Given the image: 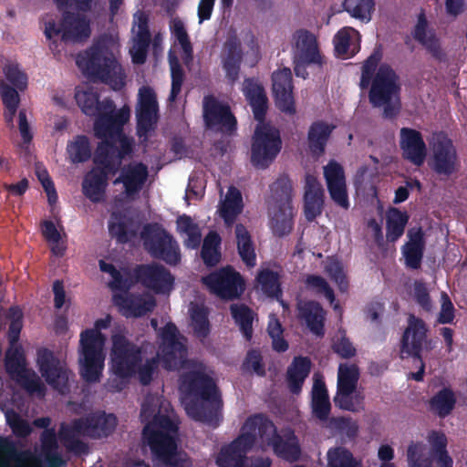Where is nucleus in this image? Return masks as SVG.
<instances>
[{"label":"nucleus","instance_id":"nucleus-1","mask_svg":"<svg viewBox=\"0 0 467 467\" xmlns=\"http://www.w3.org/2000/svg\"><path fill=\"white\" fill-rule=\"evenodd\" d=\"M75 98L86 115L97 116L94 130L101 142H118L123 148L130 146V139L122 132V126L129 120L130 110L123 107L116 110L111 101L99 102L96 90L89 87L78 88Z\"/></svg>","mask_w":467,"mask_h":467},{"label":"nucleus","instance_id":"nucleus-2","mask_svg":"<svg viewBox=\"0 0 467 467\" xmlns=\"http://www.w3.org/2000/svg\"><path fill=\"white\" fill-rule=\"evenodd\" d=\"M119 43L115 34H105L77 57L78 67L88 75L99 78L113 89L124 86L125 75L119 63Z\"/></svg>","mask_w":467,"mask_h":467},{"label":"nucleus","instance_id":"nucleus-3","mask_svg":"<svg viewBox=\"0 0 467 467\" xmlns=\"http://www.w3.org/2000/svg\"><path fill=\"white\" fill-rule=\"evenodd\" d=\"M182 386L192 397L185 403L190 418L216 428L223 420V400L213 378L201 371H191L182 379Z\"/></svg>","mask_w":467,"mask_h":467},{"label":"nucleus","instance_id":"nucleus-4","mask_svg":"<svg viewBox=\"0 0 467 467\" xmlns=\"http://www.w3.org/2000/svg\"><path fill=\"white\" fill-rule=\"evenodd\" d=\"M178 430L177 422L160 412L143 428L142 440L149 446L153 459L162 467H192L187 454L178 451L175 439Z\"/></svg>","mask_w":467,"mask_h":467},{"label":"nucleus","instance_id":"nucleus-5","mask_svg":"<svg viewBox=\"0 0 467 467\" xmlns=\"http://www.w3.org/2000/svg\"><path fill=\"white\" fill-rule=\"evenodd\" d=\"M381 53L374 51L362 67L360 87H370L369 100L375 107L384 109L386 115H391L400 104V79L395 71L387 64H381Z\"/></svg>","mask_w":467,"mask_h":467},{"label":"nucleus","instance_id":"nucleus-6","mask_svg":"<svg viewBox=\"0 0 467 467\" xmlns=\"http://www.w3.org/2000/svg\"><path fill=\"white\" fill-rule=\"evenodd\" d=\"M243 91L253 108L254 118L259 121L252 146V162L258 168H265L280 150L279 134L277 130L262 121L267 101L263 88L257 82L246 79Z\"/></svg>","mask_w":467,"mask_h":467},{"label":"nucleus","instance_id":"nucleus-7","mask_svg":"<svg viewBox=\"0 0 467 467\" xmlns=\"http://www.w3.org/2000/svg\"><path fill=\"white\" fill-rule=\"evenodd\" d=\"M130 146L122 147L119 143L100 142L99 145L94 162L97 167L88 171L82 182V192L92 202L104 201L106 188L108 185V172L114 171L120 163V159L131 150Z\"/></svg>","mask_w":467,"mask_h":467},{"label":"nucleus","instance_id":"nucleus-8","mask_svg":"<svg viewBox=\"0 0 467 467\" xmlns=\"http://www.w3.org/2000/svg\"><path fill=\"white\" fill-rule=\"evenodd\" d=\"M117 417L112 413L96 411L73 420L69 424H61L59 438L63 445L76 453L85 452L88 446L78 439L83 435L92 439L109 437L116 429Z\"/></svg>","mask_w":467,"mask_h":467},{"label":"nucleus","instance_id":"nucleus-9","mask_svg":"<svg viewBox=\"0 0 467 467\" xmlns=\"http://www.w3.org/2000/svg\"><path fill=\"white\" fill-rule=\"evenodd\" d=\"M109 323V317L97 319L95 328L86 329L80 334L79 374L87 383L99 382L102 377L105 337L100 329L108 328Z\"/></svg>","mask_w":467,"mask_h":467},{"label":"nucleus","instance_id":"nucleus-10","mask_svg":"<svg viewBox=\"0 0 467 467\" xmlns=\"http://www.w3.org/2000/svg\"><path fill=\"white\" fill-rule=\"evenodd\" d=\"M272 428V420L262 413L249 416L241 428V433L221 449L216 463L220 467H241L247 452L254 447L257 435Z\"/></svg>","mask_w":467,"mask_h":467},{"label":"nucleus","instance_id":"nucleus-11","mask_svg":"<svg viewBox=\"0 0 467 467\" xmlns=\"http://www.w3.org/2000/svg\"><path fill=\"white\" fill-rule=\"evenodd\" d=\"M143 246L149 254L167 265H176L181 262L180 246L175 238L160 223H150L143 226L140 233Z\"/></svg>","mask_w":467,"mask_h":467},{"label":"nucleus","instance_id":"nucleus-12","mask_svg":"<svg viewBox=\"0 0 467 467\" xmlns=\"http://www.w3.org/2000/svg\"><path fill=\"white\" fill-rule=\"evenodd\" d=\"M293 59L296 76L306 78V67H322L327 58L323 54L317 36L306 29L296 30L291 39Z\"/></svg>","mask_w":467,"mask_h":467},{"label":"nucleus","instance_id":"nucleus-13","mask_svg":"<svg viewBox=\"0 0 467 467\" xmlns=\"http://www.w3.org/2000/svg\"><path fill=\"white\" fill-rule=\"evenodd\" d=\"M243 58L248 65H255L260 58L258 45L253 37L244 43L235 36L230 37L223 49L222 64L226 78L232 83L239 78L240 64Z\"/></svg>","mask_w":467,"mask_h":467},{"label":"nucleus","instance_id":"nucleus-14","mask_svg":"<svg viewBox=\"0 0 467 467\" xmlns=\"http://www.w3.org/2000/svg\"><path fill=\"white\" fill-rule=\"evenodd\" d=\"M110 357L111 369L119 379H130L136 376L138 366L143 360L141 348L121 334L112 336Z\"/></svg>","mask_w":467,"mask_h":467},{"label":"nucleus","instance_id":"nucleus-15","mask_svg":"<svg viewBox=\"0 0 467 467\" xmlns=\"http://www.w3.org/2000/svg\"><path fill=\"white\" fill-rule=\"evenodd\" d=\"M207 290L223 300L238 299L245 289L243 276L232 265L223 266L202 277Z\"/></svg>","mask_w":467,"mask_h":467},{"label":"nucleus","instance_id":"nucleus-16","mask_svg":"<svg viewBox=\"0 0 467 467\" xmlns=\"http://www.w3.org/2000/svg\"><path fill=\"white\" fill-rule=\"evenodd\" d=\"M4 77L0 78V94L5 107V118L13 124L19 104V96L16 88L23 90L26 88L27 78L18 64L7 61L3 67Z\"/></svg>","mask_w":467,"mask_h":467},{"label":"nucleus","instance_id":"nucleus-17","mask_svg":"<svg viewBox=\"0 0 467 467\" xmlns=\"http://www.w3.org/2000/svg\"><path fill=\"white\" fill-rule=\"evenodd\" d=\"M170 27L171 34L176 40V43L169 55L172 78L170 99H174L176 96L181 92L183 79V74L179 66L178 58L175 55L176 53L180 52L182 59L185 63H188L192 59V48L189 41L184 25L180 19L173 18L171 22Z\"/></svg>","mask_w":467,"mask_h":467},{"label":"nucleus","instance_id":"nucleus-18","mask_svg":"<svg viewBox=\"0 0 467 467\" xmlns=\"http://www.w3.org/2000/svg\"><path fill=\"white\" fill-rule=\"evenodd\" d=\"M430 167L440 176L448 177L459 166L456 150L451 139L443 133L433 134L430 140Z\"/></svg>","mask_w":467,"mask_h":467},{"label":"nucleus","instance_id":"nucleus-19","mask_svg":"<svg viewBox=\"0 0 467 467\" xmlns=\"http://www.w3.org/2000/svg\"><path fill=\"white\" fill-rule=\"evenodd\" d=\"M426 337L427 327L423 320L411 317L401 337L400 352L406 357H412L420 363L419 370L411 374V378L416 381H422L424 377L425 365L421 351Z\"/></svg>","mask_w":467,"mask_h":467},{"label":"nucleus","instance_id":"nucleus-20","mask_svg":"<svg viewBox=\"0 0 467 467\" xmlns=\"http://www.w3.org/2000/svg\"><path fill=\"white\" fill-rule=\"evenodd\" d=\"M36 364L41 376L52 389L63 393L68 388L70 370L52 350L37 349Z\"/></svg>","mask_w":467,"mask_h":467},{"label":"nucleus","instance_id":"nucleus-21","mask_svg":"<svg viewBox=\"0 0 467 467\" xmlns=\"http://www.w3.org/2000/svg\"><path fill=\"white\" fill-rule=\"evenodd\" d=\"M136 117L138 135L146 141L154 133L159 119L156 95L149 87H142L139 90Z\"/></svg>","mask_w":467,"mask_h":467},{"label":"nucleus","instance_id":"nucleus-22","mask_svg":"<svg viewBox=\"0 0 467 467\" xmlns=\"http://www.w3.org/2000/svg\"><path fill=\"white\" fill-rule=\"evenodd\" d=\"M133 276L137 283L157 295L170 294L174 286V276L158 263L138 265Z\"/></svg>","mask_w":467,"mask_h":467},{"label":"nucleus","instance_id":"nucleus-23","mask_svg":"<svg viewBox=\"0 0 467 467\" xmlns=\"http://www.w3.org/2000/svg\"><path fill=\"white\" fill-rule=\"evenodd\" d=\"M147 175V168L142 163L125 166L120 176L113 182L115 200L119 202H133L145 182Z\"/></svg>","mask_w":467,"mask_h":467},{"label":"nucleus","instance_id":"nucleus-24","mask_svg":"<svg viewBox=\"0 0 467 467\" xmlns=\"http://www.w3.org/2000/svg\"><path fill=\"white\" fill-rule=\"evenodd\" d=\"M178 335V328L173 323L166 324L161 332V359L167 370L179 368L187 356V347L179 340Z\"/></svg>","mask_w":467,"mask_h":467},{"label":"nucleus","instance_id":"nucleus-25","mask_svg":"<svg viewBox=\"0 0 467 467\" xmlns=\"http://www.w3.org/2000/svg\"><path fill=\"white\" fill-rule=\"evenodd\" d=\"M264 441L272 447L275 454L287 462H297L301 455V448L297 437L293 431L284 439L276 430L274 422L272 421V428L267 429L265 433L258 435Z\"/></svg>","mask_w":467,"mask_h":467},{"label":"nucleus","instance_id":"nucleus-26","mask_svg":"<svg viewBox=\"0 0 467 467\" xmlns=\"http://www.w3.org/2000/svg\"><path fill=\"white\" fill-rule=\"evenodd\" d=\"M203 118L206 126L214 130L230 131L235 126L229 107L213 97L203 99Z\"/></svg>","mask_w":467,"mask_h":467},{"label":"nucleus","instance_id":"nucleus-27","mask_svg":"<svg viewBox=\"0 0 467 467\" xmlns=\"http://www.w3.org/2000/svg\"><path fill=\"white\" fill-rule=\"evenodd\" d=\"M272 89L276 107L283 112H295L293 97L292 73L289 68H282L274 72Z\"/></svg>","mask_w":467,"mask_h":467},{"label":"nucleus","instance_id":"nucleus-28","mask_svg":"<svg viewBox=\"0 0 467 467\" xmlns=\"http://www.w3.org/2000/svg\"><path fill=\"white\" fill-rule=\"evenodd\" d=\"M113 302L119 309L120 314L125 317H140L151 312L156 300L153 296L143 297L140 294L124 292L114 295Z\"/></svg>","mask_w":467,"mask_h":467},{"label":"nucleus","instance_id":"nucleus-29","mask_svg":"<svg viewBox=\"0 0 467 467\" xmlns=\"http://www.w3.org/2000/svg\"><path fill=\"white\" fill-rule=\"evenodd\" d=\"M410 35L432 57L441 59L444 57L441 40L435 31L430 26L423 13L418 15Z\"/></svg>","mask_w":467,"mask_h":467},{"label":"nucleus","instance_id":"nucleus-30","mask_svg":"<svg viewBox=\"0 0 467 467\" xmlns=\"http://www.w3.org/2000/svg\"><path fill=\"white\" fill-rule=\"evenodd\" d=\"M400 145L405 159L418 166L424 162L427 150L422 136L418 130L402 128L400 130Z\"/></svg>","mask_w":467,"mask_h":467},{"label":"nucleus","instance_id":"nucleus-31","mask_svg":"<svg viewBox=\"0 0 467 467\" xmlns=\"http://www.w3.org/2000/svg\"><path fill=\"white\" fill-rule=\"evenodd\" d=\"M297 317L304 321L309 331L317 337L325 335L326 312L320 303L313 300L302 302L297 306Z\"/></svg>","mask_w":467,"mask_h":467},{"label":"nucleus","instance_id":"nucleus-32","mask_svg":"<svg viewBox=\"0 0 467 467\" xmlns=\"http://www.w3.org/2000/svg\"><path fill=\"white\" fill-rule=\"evenodd\" d=\"M122 211H113L109 221V233L119 244H127L136 236L137 229L132 217L127 214L130 206H121Z\"/></svg>","mask_w":467,"mask_h":467},{"label":"nucleus","instance_id":"nucleus-33","mask_svg":"<svg viewBox=\"0 0 467 467\" xmlns=\"http://www.w3.org/2000/svg\"><path fill=\"white\" fill-rule=\"evenodd\" d=\"M361 35L350 26L339 29L334 36L333 44L337 57L348 59L355 56L360 49Z\"/></svg>","mask_w":467,"mask_h":467},{"label":"nucleus","instance_id":"nucleus-34","mask_svg":"<svg viewBox=\"0 0 467 467\" xmlns=\"http://www.w3.org/2000/svg\"><path fill=\"white\" fill-rule=\"evenodd\" d=\"M409 241L402 246L405 265L408 268H420L425 250L424 233L420 227L408 233Z\"/></svg>","mask_w":467,"mask_h":467},{"label":"nucleus","instance_id":"nucleus-35","mask_svg":"<svg viewBox=\"0 0 467 467\" xmlns=\"http://www.w3.org/2000/svg\"><path fill=\"white\" fill-rule=\"evenodd\" d=\"M311 360L308 357L296 356L287 367L285 380L289 391L299 395L305 380L311 371Z\"/></svg>","mask_w":467,"mask_h":467},{"label":"nucleus","instance_id":"nucleus-36","mask_svg":"<svg viewBox=\"0 0 467 467\" xmlns=\"http://www.w3.org/2000/svg\"><path fill=\"white\" fill-rule=\"evenodd\" d=\"M132 32L135 35L130 48L132 61L137 64L143 63L146 57V49L149 42L147 18L144 14L138 13L134 16Z\"/></svg>","mask_w":467,"mask_h":467},{"label":"nucleus","instance_id":"nucleus-37","mask_svg":"<svg viewBox=\"0 0 467 467\" xmlns=\"http://www.w3.org/2000/svg\"><path fill=\"white\" fill-rule=\"evenodd\" d=\"M293 206H270V228L274 235L283 237L293 229Z\"/></svg>","mask_w":467,"mask_h":467},{"label":"nucleus","instance_id":"nucleus-38","mask_svg":"<svg viewBox=\"0 0 467 467\" xmlns=\"http://www.w3.org/2000/svg\"><path fill=\"white\" fill-rule=\"evenodd\" d=\"M234 233L239 256L248 268L254 267L256 265V254L250 233L242 223L235 225Z\"/></svg>","mask_w":467,"mask_h":467},{"label":"nucleus","instance_id":"nucleus-39","mask_svg":"<svg viewBox=\"0 0 467 467\" xmlns=\"http://www.w3.org/2000/svg\"><path fill=\"white\" fill-rule=\"evenodd\" d=\"M334 126L326 122H316L308 130V150L315 157L321 156L325 151L327 140Z\"/></svg>","mask_w":467,"mask_h":467},{"label":"nucleus","instance_id":"nucleus-40","mask_svg":"<svg viewBox=\"0 0 467 467\" xmlns=\"http://www.w3.org/2000/svg\"><path fill=\"white\" fill-rule=\"evenodd\" d=\"M455 404V394L451 388L447 387L439 390L429 401L431 411L441 419L446 418L451 413Z\"/></svg>","mask_w":467,"mask_h":467},{"label":"nucleus","instance_id":"nucleus-41","mask_svg":"<svg viewBox=\"0 0 467 467\" xmlns=\"http://www.w3.org/2000/svg\"><path fill=\"white\" fill-rule=\"evenodd\" d=\"M230 312L245 340L251 341L254 332V311L244 304H232L230 306Z\"/></svg>","mask_w":467,"mask_h":467},{"label":"nucleus","instance_id":"nucleus-42","mask_svg":"<svg viewBox=\"0 0 467 467\" xmlns=\"http://www.w3.org/2000/svg\"><path fill=\"white\" fill-rule=\"evenodd\" d=\"M209 311L204 306L194 305L190 308L191 326L193 335L202 343L211 333V324L209 321Z\"/></svg>","mask_w":467,"mask_h":467},{"label":"nucleus","instance_id":"nucleus-43","mask_svg":"<svg viewBox=\"0 0 467 467\" xmlns=\"http://www.w3.org/2000/svg\"><path fill=\"white\" fill-rule=\"evenodd\" d=\"M221 236L216 232L211 231L204 237L201 257L206 266H215L221 261Z\"/></svg>","mask_w":467,"mask_h":467},{"label":"nucleus","instance_id":"nucleus-44","mask_svg":"<svg viewBox=\"0 0 467 467\" xmlns=\"http://www.w3.org/2000/svg\"><path fill=\"white\" fill-rule=\"evenodd\" d=\"M408 220L409 216L406 213L389 206L386 217V236L389 242H395L403 234Z\"/></svg>","mask_w":467,"mask_h":467},{"label":"nucleus","instance_id":"nucleus-45","mask_svg":"<svg viewBox=\"0 0 467 467\" xmlns=\"http://www.w3.org/2000/svg\"><path fill=\"white\" fill-rule=\"evenodd\" d=\"M92 147L86 136H76L67 145V159L72 163L85 162L91 157Z\"/></svg>","mask_w":467,"mask_h":467},{"label":"nucleus","instance_id":"nucleus-46","mask_svg":"<svg viewBox=\"0 0 467 467\" xmlns=\"http://www.w3.org/2000/svg\"><path fill=\"white\" fill-rule=\"evenodd\" d=\"M343 10L351 17L363 23H368L372 19L375 11L374 0H344Z\"/></svg>","mask_w":467,"mask_h":467},{"label":"nucleus","instance_id":"nucleus-47","mask_svg":"<svg viewBox=\"0 0 467 467\" xmlns=\"http://www.w3.org/2000/svg\"><path fill=\"white\" fill-rule=\"evenodd\" d=\"M256 280L267 296L276 299L282 296L280 275L277 272L268 268L263 269L258 273Z\"/></svg>","mask_w":467,"mask_h":467},{"label":"nucleus","instance_id":"nucleus-48","mask_svg":"<svg viewBox=\"0 0 467 467\" xmlns=\"http://www.w3.org/2000/svg\"><path fill=\"white\" fill-rule=\"evenodd\" d=\"M177 228L181 234L186 235L183 243L187 248L197 249L200 246L202 241L201 230L190 216H180L177 220Z\"/></svg>","mask_w":467,"mask_h":467},{"label":"nucleus","instance_id":"nucleus-49","mask_svg":"<svg viewBox=\"0 0 467 467\" xmlns=\"http://www.w3.org/2000/svg\"><path fill=\"white\" fill-rule=\"evenodd\" d=\"M359 379V369L357 365L340 364L337 374V389L344 393H354Z\"/></svg>","mask_w":467,"mask_h":467},{"label":"nucleus","instance_id":"nucleus-50","mask_svg":"<svg viewBox=\"0 0 467 467\" xmlns=\"http://www.w3.org/2000/svg\"><path fill=\"white\" fill-rule=\"evenodd\" d=\"M331 348L341 358L349 359L357 355V349L345 329H338L332 338Z\"/></svg>","mask_w":467,"mask_h":467},{"label":"nucleus","instance_id":"nucleus-51","mask_svg":"<svg viewBox=\"0 0 467 467\" xmlns=\"http://www.w3.org/2000/svg\"><path fill=\"white\" fill-rule=\"evenodd\" d=\"M358 462L352 452L344 447H336L327 451V467H358Z\"/></svg>","mask_w":467,"mask_h":467},{"label":"nucleus","instance_id":"nucleus-52","mask_svg":"<svg viewBox=\"0 0 467 467\" xmlns=\"http://www.w3.org/2000/svg\"><path fill=\"white\" fill-rule=\"evenodd\" d=\"M364 397L359 392L344 393L341 389L337 390L334 403L341 410L356 412L363 409Z\"/></svg>","mask_w":467,"mask_h":467},{"label":"nucleus","instance_id":"nucleus-53","mask_svg":"<svg viewBox=\"0 0 467 467\" xmlns=\"http://www.w3.org/2000/svg\"><path fill=\"white\" fill-rule=\"evenodd\" d=\"M267 333L272 339V348L278 353L285 352L288 348V342L285 339L283 327L275 316L271 317L267 325Z\"/></svg>","mask_w":467,"mask_h":467},{"label":"nucleus","instance_id":"nucleus-54","mask_svg":"<svg viewBox=\"0 0 467 467\" xmlns=\"http://www.w3.org/2000/svg\"><path fill=\"white\" fill-rule=\"evenodd\" d=\"M0 451L5 457H0V467H10L8 461L21 462L29 456V452L18 451L15 443L7 439H0Z\"/></svg>","mask_w":467,"mask_h":467},{"label":"nucleus","instance_id":"nucleus-55","mask_svg":"<svg viewBox=\"0 0 467 467\" xmlns=\"http://www.w3.org/2000/svg\"><path fill=\"white\" fill-rule=\"evenodd\" d=\"M423 445L419 442H411L407 451L408 462L410 467H433V456L431 452L429 456L422 454Z\"/></svg>","mask_w":467,"mask_h":467},{"label":"nucleus","instance_id":"nucleus-56","mask_svg":"<svg viewBox=\"0 0 467 467\" xmlns=\"http://www.w3.org/2000/svg\"><path fill=\"white\" fill-rule=\"evenodd\" d=\"M270 199L276 204H285L292 201V186L287 179L274 182L270 189Z\"/></svg>","mask_w":467,"mask_h":467},{"label":"nucleus","instance_id":"nucleus-57","mask_svg":"<svg viewBox=\"0 0 467 467\" xmlns=\"http://www.w3.org/2000/svg\"><path fill=\"white\" fill-rule=\"evenodd\" d=\"M18 377L19 384L26 392L37 394L39 397L45 396L46 386L35 372L28 373L25 370L18 374Z\"/></svg>","mask_w":467,"mask_h":467},{"label":"nucleus","instance_id":"nucleus-58","mask_svg":"<svg viewBox=\"0 0 467 467\" xmlns=\"http://www.w3.org/2000/svg\"><path fill=\"white\" fill-rule=\"evenodd\" d=\"M5 369L9 374H20L25 371V357L20 348H9L5 357Z\"/></svg>","mask_w":467,"mask_h":467},{"label":"nucleus","instance_id":"nucleus-59","mask_svg":"<svg viewBox=\"0 0 467 467\" xmlns=\"http://www.w3.org/2000/svg\"><path fill=\"white\" fill-rule=\"evenodd\" d=\"M242 368L244 371L254 372L261 377L265 376V368L261 351L257 348L248 350L242 364Z\"/></svg>","mask_w":467,"mask_h":467},{"label":"nucleus","instance_id":"nucleus-60","mask_svg":"<svg viewBox=\"0 0 467 467\" xmlns=\"http://www.w3.org/2000/svg\"><path fill=\"white\" fill-rule=\"evenodd\" d=\"M6 422L13 433L19 438H26L32 432L29 422L23 419L17 412L11 410L5 415Z\"/></svg>","mask_w":467,"mask_h":467},{"label":"nucleus","instance_id":"nucleus-61","mask_svg":"<svg viewBox=\"0 0 467 467\" xmlns=\"http://www.w3.org/2000/svg\"><path fill=\"white\" fill-rule=\"evenodd\" d=\"M160 364V357L159 354L156 357L146 359L145 363L138 366V370H136V375H138V379L140 383L142 386H148L153 379V375L156 372Z\"/></svg>","mask_w":467,"mask_h":467},{"label":"nucleus","instance_id":"nucleus-62","mask_svg":"<svg viewBox=\"0 0 467 467\" xmlns=\"http://www.w3.org/2000/svg\"><path fill=\"white\" fill-rule=\"evenodd\" d=\"M365 171H361L357 174L356 184L358 195L363 196V201L370 203L380 202L377 195L375 186L367 182L364 178Z\"/></svg>","mask_w":467,"mask_h":467},{"label":"nucleus","instance_id":"nucleus-63","mask_svg":"<svg viewBox=\"0 0 467 467\" xmlns=\"http://www.w3.org/2000/svg\"><path fill=\"white\" fill-rule=\"evenodd\" d=\"M306 285L309 289L322 294L332 303L335 300V294L327 280L321 275H308L306 278Z\"/></svg>","mask_w":467,"mask_h":467},{"label":"nucleus","instance_id":"nucleus-64","mask_svg":"<svg viewBox=\"0 0 467 467\" xmlns=\"http://www.w3.org/2000/svg\"><path fill=\"white\" fill-rule=\"evenodd\" d=\"M35 173L47 193L48 202L55 203L57 200V196L47 169L42 164L36 163Z\"/></svg>","mask_w":467,"mask_h":467}]
</instances>
